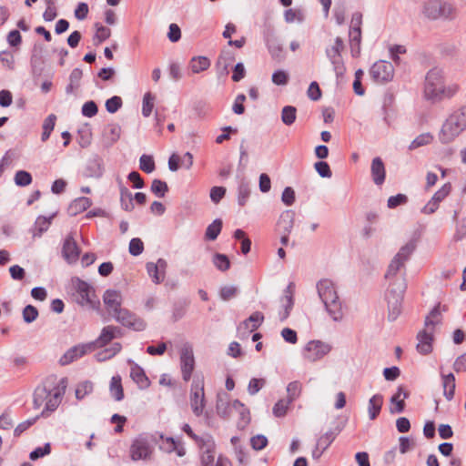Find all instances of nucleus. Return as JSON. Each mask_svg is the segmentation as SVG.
I'll use <instances>...</instances> for the list:
<instances>
[{"label":"nucleus","instance_id":"obj_17","mask_svg":"<svg viewBox=\"0 0 466 466\" xmlns=\"http://www.w3.org/2000/svg\"><path fill=\"white\" fill-rule=\"evenodd\" d=\"M167 267V263L163 258H158L156 263L147 262L146 265V268L148 276L151 278L152 281L156 284H159L164 281L166 278V269Z\"/></svg>","mask_w":466,"mask_h":466},{"label":"nucleus","instance_id":"obj_51","mask_svg":"<svg viewBox=\"0 0 466 466\" xmlns=\"http://www.w3.org/2000/svg\"><path fill=\"white\" fill-rule=\"evenodd\" d=\"M139 167L144 172L149 174L155 170V162L151 156L142 155L139 158Z\"/></svg>","mask_w":466,"mask_h":466},{"label":"nucleus","instance_id":"obj_53","mask_svg":"<svg viewBox=\"0 0 466 466\" xmlns=\"http://www.w3.org/2000/svg\"><path fill=\"white\" fill-rule=\"evenodd\" d=\"M96 27V34H95V40H97L98 44L102 43L103 41L106 40L111 35V30L108 27H106L98 23L95 25Z\"/></svg>","mask_w":466,"mask_h":466},{"label":"nucleus","instance_id":"obj_52","mask_svg":"<svg viewBox=\"0 0 466 466\" xmlns=\"http://www.w3.org/2000/svg\"><path fill=\"white\" fill-rule=\"evenodd\" d=\"M168 187L166 182L160 179H154L151 185V191L158 198H163L167 192Z\"/></svg>","mask_w":466,"mask_h":466},{"label":"nucleus","instance_id":"obj_23","mask_svg":"<svg viewBox=\"0 0 466 466\" xmlns=\"http://www.w3.org/2000/svg\"><path fill=\"white\" fill-rule=\"evenodd\" d=\"M409 397V392L402 386L398 387L397 391L390 398V413H401L405 408V399Z\"/></svg>","mask_w":466,"mask_h":466},{"label":"nucleus","instance_id":"obj_24","mask_svg":"<svg viewBox=\"0 0 466 466\" xmlns=\"http://www.w3.org/2000/svg\"><path fill=\"white\" fill-rule=\"evenodd\" d=\"M370 173L372 180L377 186H380L384 183L386 177V170L384 163L380 157H377L372 159Z\"/></svg>","mask_w":466,"mask_h":466},{"label":"nucleus","instance_id":"obj_10","mask_svg":"<svg viewBox=\"0 0 466 466\" xmlns=\"http://www.w3.org/2000/svg\"><path fill=\"white\" fill-rule=\"evenodd\" d=\"M344 47L345 46L342 38L337 36L334 39V43L331 46H327L325 49L326 56L330 62L337 77L342 76L346 72V66L342 56Z\"/></svg>","mask_w":466,"mask_h":466},{"label":"nucleus","instance_id":"obj_26","mask_svg":"<svg viewBox=\"0 0 466 466\" xmlns=\"http://www.w3.org/2000/svg\"><path fill=\"white\" fill-rule=\"evenodd\" d=\"M295 212L293 210L283 211L278 220V228L280 233L290 234L294 227Z\"/></svg>","mask_w":466,"mask_h":466},{"label":"nucleus","instance_id":"obj_43","mask_svg":"<svg viewBox=\"0 0 466 466\" xmlns=\"http://www.w3.org/2000/svg\"><path fill=\"white\" fill-rule=\"evenodd\" d=\"M56 116L54 114L49 115L43 123V132L41 135V140L43 142L46 141L52 131L54 130L56 125Z\"/></svg>","mask_w":466,"mask_h":466},{"label":"nucleus","instance_id":"obj_50","mask_svg":"<svg viewBox=\"0 0 466 466\" xmlns=\"http://www.w3.org/2000/svg\"><path fill=\"white\" fill-rule=\"evenodd\" d=\"M155 96L147 92L144 95L142 105V115L146 117L149 116L154 108Z\"/></svg>","mask_w":466,"mask_h":466},{"label":"nucleus","instance_id":"obj_55","mask_svg":"<svg viewBox=\"0 0 466 466\" xmlns=\"http://www.w3.org/2000/svg\"><path fill=\"white\" fill-rule=\"evenodd\" d=\"M451 185L450 182L445 183L438 191L431 197L439 205L451 193Z\"/></svg>","mask_w":466,"mask_h":466},{"label":"nucleus","instance_id":"obj_11","mask_svg":"<svg viewBox=\"0 0 466 466\" xmlns=\"http://www.w3.org/2000/svg\"><path fill=\"white\" fill-rule=\"evenodd\" d=\"M330 350L329 344L321 340H310L303 348L302 355L308 361L316 362L328 355Z\"/></svg>","mask_w":466,"mask_h":466},{"label":"nucleus","instance_id":"obj_13","mask_svg":"<svg viewBox=\"0 0 466 466\" xmlns=\"http://www.w3.org/2000/svg\"><path fill=\"white\" fill-rule=\"evenodd\" d=\"M76 301L82 306H90L95 308L98 304V300L95 295L94 288L87 282L77 279L76 283Z\"/></svg>","mask_w":466,"mask_h":466},{"label":"nucleus","instance_id":"obj_56","mask_svg":"<svg viewBox=\"0 0 466 466\" xmlns=\"http://www.w3.org/2000/svg\"><path fill=\"white\" fill-rule=\"evenodd\" d=\"M291 404L288 400H279L273 407L274 416L280 418L284 417L288 411L289 406Z\"/></svg>","mask_w":466,"mask_h":466},{"label":"nucleus","instance_id":"obj_4","mask_svg":"<svg viewBox=\"0 0 466 466\" xmlns=\"http://www.w3.org/2000/svg\"><path fill=\"white\" fill-rule=\"evenodd\" d=\"M466 130V106L453 111L443 122L438 134L440 142L443 145L452 143Z\"/></svg>","mask_w":466,"mask_h":466},{"label":"nucleus","instance_id":"obj_32","mask_svg":"<svg viewBox=\"0 0 466 466\" xmlns=\"http://www.w3.org/2000/svg\"><path fill=\"white\" fill-rule=\"evenodd\" d=\"M383 404V397L381 394L373 395L368 405L369 417L371 420H375L380 412Z\"/></svg>","mask_w":466,"mask_h":466},{"label":"nucleus","instance_id":"obj_63","mask_svg":"<svg viewBox=\"0 0 466 466\" xmlns=\"http://www.w3.org/2000/svg\"><path fill=\"white\" fill-rule=\"evenodd\" d=\"M122 98L120 96H115L106 100V108L107 112L113 114L122 106Z\"/></svg>","mask_w":466,"mask_h":466},{"label":"nucleus","instance_id":"obj_60","mask_svg":"<svg viewBox=\"0 0 466 466\" xmlns=\"http://www.w3.org/2000/svg\"><path fill=\"white\" fill-rule=\"evenodd\" d=\"M314 167L318 174L321 177L329 178L332 176V172L330 170V167L329 164L325 161H319L314 164Z\"/></svg>","mask_w":466,"mask_h":466},{"label":"nucleus","instance_id":"obj_49","mask_svg":"<svg viewBox=\"0 0 466 466\" xmlns=\"http://www.w3.org/2000/svg\"><path fill=\"white\" fill-rule=\"evenodd\" d=\"M93 391V383L89 380L80 382L76 389V398L83 400L86 395Z\"/></svg>","mask_w":466,"mask_h":466},{"label":"nucleus","instance_id":"obj_31","mask_svg":"<svg viewBox=\"0 0 466 466\" xmlns=\"http://www.w3.org/2000/svg\"><path fill=\"white\" fill-rule=\"evenodd\" d=\"M120 334V329L116 326H106L105 327L96 343L99 346H105L108 342H110L113 339L117 337Z\"/></svg>","mask_w":466,"mask_h":466},{"label":"nucleus","instance_id":"obj_12","mask_svg":"<svg viewBox=\"0 0 466 466\" xmlns=\"http://www.w3.org/2000/svg\"><path fill=\"white\" fill-rule=\"evenodd\" d=\"M370 76L374 82L386 84L393 79L394 67L390 62L380 60L374 63L370 67Z\"/></svg>","mask_w":466,"mask_h":466},{"label":"nucleus","instance_id":"obj_15","mask_svg":"<svg viewBox=\"0 0 466 466\" xmlns=\"http://www.w3.org/2000/svg\"><path fill=\"white\" fill-rule=\"evenodd\" d=\"M190 406L196 416H200L205 408L204 386L199 381H194L190 391Z\"/></svg>","mask_w":466,"mask_h":466},{"label":"nucleus","instance_id":"obj_19","mask_svg":"<svg viewBox=\"0 0 466 466\" xmlns=\"http://www.w3.org/2000/svg\"><path fill=\"white\" fill-rule=\"evenodd\" d=\"M181 371L184 380L187 381L191 378L192 371L194 370L195 360L193 356L192 349L189 347H184L180 354Z\"/></svg>","mask_w":466,"mask_h":466},{"label":"nucleus","instance_id":"obj_5","mask_svg":"<svg viewBox=\"0 0 466 466\" xmlns=\"http://www.w3.org/2000/svg\"><path fill=\"white\" fill-rule=\"evenodd\" d=\"M441 320L440 304L435 306L430 314L426 317L424 329L417 335L416 349L419 353L427 355L432 351L433 334L436 325Z\"/></svg>","mask_w":466,"mask_h":466},{"label":"nucleus","instance_id":"obj_16","mask_svg":"<svg viewBox=\"0 0 466 466\" xmlns=\"http://www.w3.org/2000/svg\"><path fill=\"white\" fill-rule=\"evenodd\" d=\"M264 320V316L261 312L256 311L249 316L248 319L241 322L238 329V336L239 339H245L248 334L257 329Z\"/></svg>","mask_w":466,"mask_h":466},{"label":"nucleus","instance_id":"obj_3","mask_svg":"<svg viewBox=\"0 0 466 466\" xmlns=\"http://www.w3.org/2000/svg\"><path fill=\"white\" fill-rule=\"evenodd\" d=\"M66 388V378L61 379L58 384L54 387L46 384L38 386L34 392V407L38 409L45 404V410L42 411V415H45L46 411L52 412L56 410L62 401Z\"/></svg>","mask_w":466,"mask_h":466},{"label":"nucleus","instance_id":"obj_25","mask_svg":"<svg viewBox=\"0 0 466 466\" xmlns=\"http://www.w3.org/2000/svg\"><path fill=\"white\" fill-rule=\"evenodd\" d=\"M294 300H293V295L291 291V285H289L287 288L284 296L281 298V306L282 309L279 312V319L280 321H285L293 308Z\"/></svg>","mask_w":466,"mask_h":466},{"label":"nucleus","instance_id":"obj_29","mask_svg":"<svg viewBox=\"0 0 466 466\" xmlns=\"http://www.w3.org/2000/svg\"><path fill=\"white\" fill-rule=\"evenodd\" d=\"M235 56L229 51H224L218 56L217 61V68L220 75H228V68L232 66Z\"/></svg>","mask_w":466,"mask_h":466},{"label":"nucleus","instance_id":"obj_57","mask_svg":"<svg viewBox=\"0 0 466 466\" xmlns=\"http://www.w3.org/2000/svg\"><path fill=\"white\" fill-rule=\"evenodd\" d=\"M32 182V176L27 171L19 170L15 175V183L19 187H25Z\"/></svg>","mask_w":466,"mask_h":466},{"label":"nucleus","instance_id":"obj_44","mask_svg":"<svg viewBox=\"0 0 466 466\" xmlns=\"http://www.w3.org/2000/svg\"><path fill=\"white\" fill-rule=\"evenodd\" d=\"M221 228L222 220L219 218L215 219L210 225L208 226L205 238L208 240H215L219 235Z\"/></svg>","mask_w":466,"mask_h":466},{"label":"nucleus","instance_id":"obj_33","mask_svg":"<svg viewBox=\"0 0 466 466\" xmlns=\"http://www.w3.org/2000/svg\"><path fill=\"white\" fill-rule=\"evenodd\" d=\"M130 376L139 388L146 389L149 386V380L139 366L134 365L132 367Z\"/></svg>","mask_w":466,"mask_h":466},{"label":"nucleus","instance_id":"obj_54","mask_svg":"<svg viewBox=\"0 0 466 466\" xmlns=\"http://www.w3.org/2000/svg\"><path fill=\"white\" fill-rule=\"evenodd\" d=\"M121 350L120 343H114L111 348L106 349L104 351L99 352L96 357L99 361L106 360L114 357L116 353H118Z\"/></svg>","mask_w":466,"mask_h":466},{"label":"nucleus","instance_id":"obj_34","mask_svg":"<svg viewBox=\"0 0 466 466\" xmlns=\"http://www.w3.org/2000/svg\"><path fill=\"white\" fill-rule=\"evenodd\" d=\"M349 43L350 47V53L353 57H358L361 52V31L360 32H349Z\"/></svg>","mask_w":466,"mask_h":466},{"label":"nucleus","instance_id":"obj_62","mask_svg":"<svg viewBox=\"0 0 466 466\" xmlns=\"http://www.w3.org/2000/svg\"><path fill=\"white\" fill-rule=\"evenodd\" d=\"M51 452L50 443H46L43 447H37L30 452L29 458L32 461L38 460Z\"/></svg>","mask_w":466,"mask_h":466},{"label":"nucleus","instance_id":"obj_22","mask_svg":"<svg viewBox=\"0 0 466 466\" xmlns=\"http://www.w3.org/2000/svg\"><path fill=\"white\" fill-rule=\"evenodd\" d=\"M202 466H212L215 460V443L210 436L201 438Z\"/></svg>","mask_w":466,"mask_h":466},{"label":"nucleus","instance_id":"obj_6","mask_svg":"<svg viewBox=\"0 0 466 466\" xmlns=\"http://www.w3.org/2000/svg\"><path fill=\"white\" fill-rule=\"evenodd\" d=\"M389 280V287L386 292L390 320H395L401 312V302L404 292L407 289L405 278L400 275L398 278H391Z\"/></svg>","mask_w":466,"mask_h":466},{"label":"nucleus","instance_id":"obj_64","mask_svg":"<svg viewBox=\"0 0 466 466\" xmlns=\"http://www.w3.org/2000/svg\"><path fill=\"white\" fill-rule=\"evenodd\" d=\"M129 253L133 256L140 255L144 250V244L140 238H134L129 242Z\"/></svg>","mask_w":466,"mask_h":466},{"label":"nucleus","instance_id":"obj_38","mask_svg":"<svg viewBox=\"0 0 466 466\" xmlns=\"http://www.w3.org/2000/svg\"><path fill=\"white\" fill-rule=\"evenodd\" d=\"M110 393L111 396L116 400L120 401L124 398L123 387L121 384L120 376H113L110 381Z\"/></svg>","mask_w":466,"mask_h":466},{"label":"nucleus","instance_id":"obj_14","mask_svg":"<svg viewBox=\"0 0 466 466\" xmlns=\"http://www.w3.org/2000/svg\"><path fill=\"white\" fill-rule=\"evenodd\" d=\"M114 319L121 325L132 329L136 331L144 330L147 326L143 319L137 317L127 309L118 310L117 313L114 315Z\"/></svg>","mask_w":466,"mask_h":466},{"label":"nucleus","instance_id":"obj_41","mask_svg":"<svg viewBox=\"0 0 466 466\" xmlns=\"http://www.w3.org/2000/svg\"><path fill=\"white\" fill-rule=\"evenodd\" d=\"M51 219L52 217H38L35 222V230L33 232V237H41V235L48 229L51 224Z\"/></svg>","mask_w":466,"mask_h":466},{"label":"nucleus","instance_id":"obj_27","mask_svg":"<svg viewBox=\"0 0 466 466\" xmlns=\"http://www.w3.org/2000/svg\"><path fill=\"white\" fill-rule=\"evenodd\" d=\"M441 384L443 388V395L447 400H451L454 397L455 393V377L452 373L443 374L441 373Z\"/></svg>","mask_w":466,"mask_h":466},{"label":"nucleus","instance_id":"obj_30","mask_svg":"<svg viewBox=\"0 0 466 466\" xmlns=\"http://www.w3.org/2000/svg\"><path fill=\"white\" fill-rule=\"evenodd\" d=\"M92 205L90 198L86 197H80L73 200L68 207V213L70 216H76L84 212Z\"/></svg>","mask_w":466,"mask_h":466},{"label":"nucleus","instance_id":"obj_58","mask_svg":"<svg viewBox=\"0 0 466 466\" xmlns=\"http://www.w3.org/2000/svg\"><path fill=\"white\" fill-rule=\"evenodd\" d=\"M38 317V310L32 305H27L23 310V319L26 323H32Z\"/></svg>","mask_w":466,"mask_h":466},{"label":"nucleus","instance_id":"obj_18","mask_svg":"<svg viewBox=\"0 0 466 466\" xmlns=\"http://www.w3.org/2000/svg\"><path fill=\"white\" fill-rule=\"evenodd\" d=\"M94 350L93 343L80 344L69 349L60 359L62 365H67Z\"/></svg>","mask_w":466,"mask_h":466},{"label":"nucleus","instance_id":"obj_21","mask_svg":"<svg viewBox=\"0 0 466 466\" xmlns=\"http://www.w3.org/2000/svg\"><path fill=\"white\" fill-rule=\"evenodd\" d=\"M80 250L76 245L73 236L69 235L66 238L63 248L62 256L69 263H75L78 260Z\"/></svg>","mask_w":466,"mask_h":466},{"label":"nucleus","instance_id":"obj_20","mask_svg":"<svg viewBox=\"0 0 466 466\" xmlns=\"http://www.w3.org/2000/svg\"><path fill=\"white\" fill-rule=\"evenodd\" d=\"M103 300L106 307L107 311L113 316L121 310L122 295L119 291L115 289H107L103 295Z\"/></svg>","mask_w":466,"mask_h":466},{"label":"nucleus","instance_id":"obj_45","mask_svg":"<svg viewBox=\"0 0 466 466\" xmlns=\"http://www.w3.org/2000/svg\"><path fill=\"white\" fill-rule=\"evenodd\" d=\"M296 117H297L296 107H294L292 106H286L282 108L281 120L285 125H287V126L292 125L295 122Z\"/></svg>","mask_w":466,"mask_h":466},{"label":"nucleus","instance_id":"obj_59","mask_svg":"<svg viewBox=\"0 0 466 466\" xmlns=\"http://www.w3.org/2000/svg\"><path fill=\"white\" fill-rule=\"evenodd\" d=\"M408 202V197L404 194H397L388 198L387 206L389 208H395L398 206L404 205Z\"/></svg>","mask_w":466,"mask_h":466},{"label":"nucleus","instance_id":"obj_9","mask_svg":"<svg viewBox=\"0 0 466 466\" xmlns=\"http://www.w3.org/2000/svg\"><path fill=\"white\" fill-rule=\"evenodd\" d=\"M415 248L416 242L411 239L399 249L398 253L393 257L388 267V270L385 274V278L387 279L399 277L398 272L404 267L406 261H408Z\"/></svg>","mask_w":466,"mask_h":466},{"label":"nucleus","instance_id":"obj_48","mask_svg":"<svg viewBox=\"0 0 466 466\" xmlns=\"http://www.w3.org/2000/svg\"><path fill=\"white\" fill-rule=\"evenodd\" d=\"M212 262L214 266L220 271H226L230 267V261L228 258L224 254L216 253L213 256Z\"/></svg>","mask_w":466,"mask_h":466},{"label":"nucleus","instance_id":"obj_36","mask_svg":"<svg viewBox=\"0 0 466 466\" xmlns=\"http://www.w3.org/2000/svg\"><path fill=\"white\" fill-rule=\"evenodd\" d=\"M121 136V127L118 124H109L104 131V137L110 145L116 142Z\"/></svg>","mask_w":466,"mask_h":466},{"label":"nucleus","instance_id":"obj_42","mask_svg":"<svg viewBox=\"0 0 466 466\" xmlns=\"http://www.w3.org/2000/svg\"><path fill=\"white\" fill-rule=\"evenodd\" d=\"M432 140H433V136L431 133L427 132V133L420 134L411 141V143L409 146V149L414 150L418 147L427 146V145L431 144L432 142Z\"/></svg>","mask_w":466,"mask_h":466},{"label":"nucleus","instance_id":"obj_35","mask_svg":"<svg viewBox=\"0 0 466 466\" xmlns=\"http://www.w3.org/2000/svg\"><path fill=\"white\" fill-rule=\"evenodd\" d=\"M210 66V61L206 56H195L189 62V67L194 74L201 73Z\"/></svg>","mask_w":466,"mask_h":466},{"label":"nucleus","instance_id":"obj_47","mask_svg":"<svg viewBox=\"0 0 466 466\" xmlns=\"http://www.w3.org/2000/svg\"><path fill=\"white\" fill-rule=\"evenodd\" d=\"M92 141V132L86 125L78 130V144L81 147H87Z\"/></svg>","mask_w":466,"mask_h":466},{"label":"nucleus","instance_id":"obj_28","mask_svg":"<svg viewBox=\"0 0 466 466\" xmlns=\"http://www.w3.org/2000/svg\"><path fill=\"white\" fill-rule=\"evenodd\" d=\"M234 409L232 408V402H228V398L226 393L218 394L217 400V412L223 418H228L232 415Z\"/></svg>","mask_w":466,"mask_h":466},{"label":"nucleus","instance_id":"obj_61","mask_svg":"<svg viewBox=\"0 0 466 466\" xmlns=\"http://www.w3.org/2000/svg\"><path fill=\"white\" fill-rule=\"evenodd\" d=\"M232 408L234 409V411H237L239 414V416L241 417L245 423L248 421L249 412L243 403H241L238 400H235L232 401Z\"/></svg>","mask_w":466,"mask_h":466},{"label":"nucleus","instance_id":"obj_2","mask_svg":"<svg viewBox=\"0 0 466 466\" xmlns=\"http://www.w3.org/2000/svg\"><path fill=\"white\" fill-rule=\"evenodd\" d=\"M316 288L319 298L329 318L336 322L341 321L344 317L342 300L335 283L330 279H324L317 283Z\"/></svg>","mask_w":466,"mask_h":466},{"label":"nucleus","instance_id":"obj_8","mask_svg":"<svg viewBox=\"0 0 466 466\" xmlns=\"http://www.w3.org/2000/svg\"><path fill=\"white\" fill-rule=\"evenodd\" d=\"M153 452V441L147 434H140L136 437L129 449L130 458L135 461L151 460Z\"/></svg>","mask_w":466,"mask_h":466},{"label":"nucleus","instance_id":"obj_40","mask_svg":"<svg viewBox=\"0 0 466 466\" xmlns=\"http://www.w3.org/2000/svg\"><path fill=\"white\" fill-rule=\"evenodd\" d=\"M302 391V384L294 380L288 384L287 386V399L289 402H293L296 400L301 394Z\"/></svg>","mask_w":466,"mask_h":466},{"label":"nucleus","instance_id":"obj_46","mask_svg":"<svg viewBox=\"0 0 466 466\" xmlns=\"http://www.w3.org/2000/svg\"><path fill=\"white\" fill-rule=\"evenodd\" d=\"M335 435L333 431L326 432L324 435L319 437V439L317 441V450H319V452L317 457H320L323 451L331 444V442L334 441Z\"/></svg>","mask_w":466,"mask_h":466},{"label":"nucleus","instance_id":"obj_39","mask_svg":"<svg viewBox=\"0 0 466 466\" xmlns=\"http://www.w3.org/2000/svg\"><path fill=\"white\" fill-rule=\"evenodd\" d=\"M86 176L99 177L103 174L101 159L95 157L88 162L86 171Z\"/></svg>","mask_w":466,"mask_h":466},{"label":"nucleus","instance_id":"obj_7","mask_svg":"<svg viewBox=\"0 0 466 466\" xmlns=\"http://www.w3.org/2000/svg\"><path fill=\"white\" fill-rule=\"evenodd\" d=\"M456 12V7L445 0H427L422 5L423 15L431 20H451Z\"/></svg>","mask_w":466,"mask_h":466},{"label":"nucleus","instance_id":"obj_37","mask_svg":"<svg viewBox=\"0 0 466 466\" xmlns=\"http://www.w3.org/2000/svg\"><path fill=\"white\" fill-rule=\"evenodd\" d=\"M250 195L249 182L245 178H241L238 187V205L243 207Z\"/></svg>","mask_w":466,"mask_h":466},{"label":"nucleus","instance_id":"obj_1","mask_svg":"<svg viewBox=\"0 0 466 466\" xmlns=\"http://www.w3.org/2000/svg\"><path fill=\"white\" fill-rule=\"evenodd\" d=\"M458 90L457 84L445 85L443 72L440 68L431 69L425 76L423 97L432 104L451 98Z\"/></svg>","mask_w":466,"mask_h":466}]
</instances>
